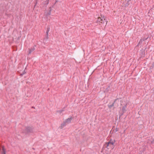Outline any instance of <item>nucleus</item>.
I'll use <instances>...</instances> for the list:
<instances>
[{
	"mask_svg": "<svg viewBox=\"0 0 154 154\" xmlns=\"http://www.w3.org/2000/svg\"><path fill=\"white\" fill-rule=\"evenodd\" d=\"M96 22L97 23H99L100 25H103L104 24H105L106 25L107 24V23L106 20L103 17V18H101L100 17H98Z\"/></svg>",
	"mask_w": 154,
	"mask_h": 154,
	"instance_id": "nucleus-1",
	"label": "nucleus"
},
{
	"mask_svg": "<svg viewBox=\"0 0 154 154\" xmlns=\"http://www.w3.org/2000/svg\"><path fill=\"white\" fill-rule=\"evenodd\" d=\"M115 142V140H110L108 142L106 143V147L107 148L109 146L111 148H113V146L114 143Z\"/></svg>",
	"mask_w": 154,
	"mask_h": 154,
	"instance_id": "nucleus-2",
	"label": "nucleus"
},
{
	"mask_svg": "<svg viewBox=\"0 0 154 154\" xmlns=\"http://www.w3.org/2000/svg\"><path fill=\"white\" fill-rule=\"evenodd\" d=\"M32 128L30 127H26L25 129V132L26 133L30 132H32Z\"/></svg>",
	"mask_w": 154,
	"mask_h": 154,
	"instance_id": "nucleus-3",
	"label": "nucleus"
},
{
	"mask_svg": "<svg viewBox=\"0 0 154 154\" xmlns=\"http://www.w3.org/2000/svg\"><path fill=\"white\" fill-rule=\"evenodd\" d=\"M35 50V48L34 47H32L29 49V51H28V54H31V53L33 51Z\"/></svg>",
	"mask_w": 154,
	"mask_h": 154,
	"instance_id": "nucleus-4",
	"label": "nucleus"
},
{
	"mask_svg": "<svg viewBox=\"0 0 154 154\" xmlns=\"http://www.w3.org/2000/svg\"><path fill=\"white\" fill-rule=\"evenodd\" d=\"M72 119L71 118H68L65 120V122L68 123H69L70 122L71 120Z\"/></svg>",
	"mask_w": 154,
	"mask_h": 154,
	"instance_id": "nucleus-5",
	"label": "nucleus"
},
{
	"mask_svg": "<svg viewBox=\"0 0 154 154\" xmlns=\"http://www.w3.org/2000/svg\"><path fill=\"white\" fill-rule=\"evenodd\" d=\"M50 9L49 10V12H48L47 13L45 14V16L46 17L50 15L51 14V8H50Z\"/></svg>",
	"mask_w": 154,
	"mask_h": 154,
	"instance_id": "nucleus-6",
	"label": "nucleus"
},
{
	"mask_svg": "<svg viewBox=\"0 0 154 154\" xmlns=\"http://www.w3.org/2000/svg\"><path fill=\"white\" fill-rule=\"evenodd\" d=\"M50 30V27L49 26H48L47 28V30L46 32V37L47 39L48 38V33Z\"/></svg>",
	"mask_w": 154,
	"mask_h": 154,
	"instance_id": "nucleus-7",
	"label": "nucleus"
},
{
	"mask_svg": "<svg viewBox=\"0 0 154 154\" xmlns=\"http://www.w3.org/2000/svg\"><path fill=\"white\" fill-rule=\"evenodd\" d=\"M148 38V37H147L146 38H143L141 39L140 40V42H142L143 41L147 40Z\"/></svg>",
	"mask_w": 154,
	"mask_h": 154,
	"instance_id": "nucleus-8",
	"label": "nucleus"
},
{
	"mask_svg": "<svg viewBox=\"0 0 154 154\" xmlns=\"http://www.w3.org/2000/svg\"><path fill=\"white\" fill-rule=\"evenodd\" d=\"M126 106H123L122 109V111L123 112H124L126 111Z\"/></svg>",
	"mask_w": 154,
	"mask_h": 154,
	"instance_id": "nucleus-9",
	"label": "nucleus"
},
{
	"mask_svg": "<svg viewBox=\"0 0 154 154\" xmlns=\"http://www.w3.org/2000/svg\"><path fill=\"white\" fill-rule=\"evenodd\" d=\"M43 4L45 5H47L49 3V0H47L43 2Z\"/></svg>",
	"mask_w": 154,
	"mask_h": 154,
	"instance_id": "nucleus-10",
	"label": "nucleus"
},
{
	"mask_svg": "<svg viewBox=\"0 0 154 154\" xmlns=\"http://www.w3.org/2000/svg\"><path fill=\"white\" fill-rule=\"evenodd\" d=\"M114 104V103H113L111 105H108V106L109 108H111L113 106Z\"/></svg>",
	"mask_w": 154,
	"mask_h": 154,
	"instance_id": "nucleus-11",
	"label": "nucleus"
},
{
	"mask_svg": "<svg viewBox=\"0 0 154 154\" xmlns=\"http://www.w3.org/2000/svg\"><path fill=\"white\" fill-rule=\"evenodd\" d=\"M66 123L64 122L63 124H61V126L62 128H63L66 125Z\"/></svg>",
	"mask_w": 154,
	"mask_h": 154,
	"instance_id": "nucleus-12",
	"label": "nucleus"
},
{
	"mask_svg": "<svg viewBox=\"0 0 154 154\" xmlns=\"http://www.w3.org/2000/svg\"><path fill=\"white\" fill-rule=\"evenodd\" d=\"M64 111V110L63 109H62V110H59L58 111H57V112H59V113H61L63 112V111Z\"/></svg>",
	"mask_w": 154,
	"mask_h": 154,
	"instance_id": "nucleus-13",
	"label": "nucleus"
},
{
	"mask_svg": "<svg viewBox=\"0 0 154 154\" xmlns=\"http://www.w3.org/2000/svg\"><path fill=\"white\" fill-rule=\"evenodd\" d=\"M142 42H140V40L139 41L138 43L137 44V46H140H140H141V44Z\"/></svg>",
	"mask_w": 154,
	"mask_h": 154,
	"instance_id": "nucleus-14",
	"label": "nucleus"
},
{
	"mask_svg": "<svg viewBox=\"0 0 154 154\" xmlns=\"http://www.w3.org/2000/svg\"><path fill=\"white\" fill-rule=\"evenodd\" d=\"M58 2H60V0H55V2L54 5H55L56 3Z\"/></svg>",
	"mask_w": 154,
	"mask_h": 154,
	"instance_id": "nucleus-15",
	"label": "nucleus"
},
{
	"mask_svg": "<svg viewBox=\"0 0 154 154\" xmlns=\"http://www.w3.org/2000/svg\"><path fill=\"white\" fill-rule=\"evenodd\" d=\"M2 150L3 151V152H4V151H5V149L4 148V147H2Z\"/></svg>",
	"mask_w": 154,
	"mask_h": 154,
	"instance_id": "nucleus-16",
	"label": "nucleus"
},
{
	"mask_svg": "<svg viewBox=\"0 0 154 154\" xmlns=\"http://www.w3.org/2000/svg\"><path fill=\"white\" fill-rule=\"evenodd\" d=\"M2 150L3 151V152H4V151H5V149L4 148V147H2Z\"/></svg>",
	"mask_w": 154,
	"mask_h": 154,
	"instance_id": "nucleus-17",
	"label": "nucleus"
},
{
	"mask_svg": "<svg viewBox=\"0 0 154 154\" xmlns=\"http://www.w3.org/2000/svg\"><path fill=\"white\" fill-rule=\"evenodd\" d=\"M3 154H6V151H4L3 152Z\"/></svg>",
	"mask_w": 154,
	"mask_h": 154,
	"instance_id": "nucleus-18",
	"label": "nucleus"
},
{
	"mask_svg": "<svg viewBox=\"0 0 154 154\" xmlns=\"http://www.w3.org/2000/svg\"><path fill=\"white\" fill-rule=\"evenodd\" d=\"M25 73H26V72H25L24 71L23 73V74H21V75H23V74H24Z\"/></svg>",
	"mask_w": 154,
	"mask_h": 154,
	"instance_id": "nucleus-19",
	"label": "nucleus"
},
{
	"mask_svg": "<svg viewBox=\"0 0 154 154\" xmlns=\"http://www.w3.org/2000/svg\"><path fill=\"white\" fill-rule=\"evenodd\" d=\"M32 108H34L35 109V107H33V106L32 107Z\"/></svg>",
	"mask_w": 154,
	"mask_h": 154,
	"instance_id": "nucleus-20",
	"label": "nucleus"
}]
</instances>
